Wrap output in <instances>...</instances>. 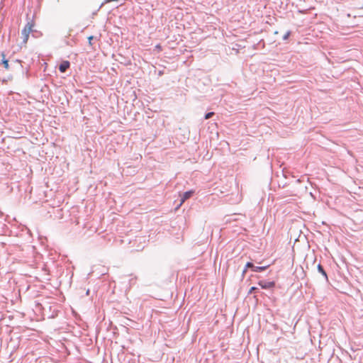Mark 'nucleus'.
Returning <instances> with one entry per match:
<instances>
[{"label":"nucleus","instance_id":"1","mask_svg":"<svg viewBox=\"0 0 363 363\" xmlns=\"http://www.w3.org/2000/svg\"><path fill=\"white\" fill-rule=\"evenodd\" d=\"M268 266H262L257 267L255 266L254 264L251 262H248L246 263V268L250 269L252 271L255 272H262L267 269Z\"/></svg>","mask_w":363,"mask_h":363},{"label":"nucleus","instance_id":"2","mask_svg":"<svg viewBox=\"0 0 363 363\" xmlns=\"http://www.w3.org/2000/svg\"><path fill=\"white\" fill-rule=\"evenodd\" d=\"M32 28H33V25L32 24H30V23H28L25 28L22 30L21 31V33L22 35H23V43H26L28 39V36H29V34L32 32Z\"/></svg>","mask_w":363,"mask_h":363},{"label":"nucleus","instance_id":"3","mask_svg":"<svg viewBox=\"0 0 363 363\" xmlns=\"http://www.w3.org/2000/svg\"><path fill=\"white\" fill-rule=\"evenodd\" d=\"M194 194V191H193V190H189V191H187L183 193L182 195H181V201H180V203L179 205V207L183 203H184L185 201H186L187 199L191 198L193 196Z\"/></svg>","mask_w":363,"mask_h":363},{"label":"nucleus","instance_id":"4","mask_svg":"<svg viewBox=\"0 0 363 363\" xmlns=\"http://www.w3.org/2000/svg\"><path fill=\"white\" fill-rule=\"evenodd\" d=\"M259 286H261L262 289H269L271 288H273L275 286L274 281H259L258 282Z\"/></svg>","mask_w":363,"mask_h":363},{"label":"nucleus","instance_id":"5","mask_svg":"<svg viewBox=\"0 0 363 363\" xmlns=\"http://www.w3.org/2000/svg\"><path fill=\"white\" fill-rule=\"evenodd\" d=\"M70 67V62L67 60L62 61L60 66H59V70L60 72L64 73L65 72L67 69Z\"/></svg>","mask_w":363,"mask_h":363},{"label":"nucleus","instance_id":"6","mask_svg":"<svg viewBox=\"0 0 363 363\" xmlns=\"http://www.w3.org/2000/svg\"><path fill=\"white\" fill-rule=\"evenodd\" d=\"M318 271L320 274H322L323 275V277H325V279L326 280H328V276H327L326 272L325 271V269H324L323 267L320 264H319L318 265Z\"/></svg>","mask_w":363,"mask_h":363},{"label":"nucleus","instance_id":"7","mask_svg":"<svg viewBox=\"0 0 363 363\" xmlns=\"http://www.w3.org/2000/svg\"><path fill=\"white\" fill-rule=\"evenodd\" d=\"M1 55L3 57L1 63L4 65V67H5V69H9V61L5 59V55L4 52H1Z\"/></svg>","mask_w":363,"mask_h":363},{"label":"nucleus","instance_id":"8","mask_svg":"<svg viewBox=\"0 0 363 363\" xmlns=\"http://www.w3.org/2000/svg\"><path fill=\"white\" fill-rule=\"evenodd\" d=\"M214 115V112H208L205 114L204 118L205 119H209Z\"/></svg>","mask_w":363,"mask_h":363},{"label":"nucleus","instance_id":"9","mask_svg":"<svg viewBox=\"0 0 363 363\" xmlns=\"http://www.w3.org/2000/svg\"><path fill=\"white\" fill-rule=\"evenodd\" d=\"M291 35V31H287L283 36V40H287Z\"/></svg>","mask_w":363,"mask_h":363},{"label":"nucleus","instance_id":"10","mask_svg":"<svg viewBox=\"0 0 363 363\" xmlns=\"http://www.w3.org/2000/svg\"><path fill=\"white\" fill-rule=\"evenodd\" d=\"M259 291V289L255 287V286H252L250 288V291H249V294H252V293H255V292H257Z\"/></svg>","mask_w":363,"mask_h":363},{"label":"nucleus","instance_id":"11","mask_svg":"<svg viewBox=\"0 0 363 363\" xmlns=\"http://www.w3.org/2000/svg\"><path fill=\"white\" fill-rule=\"evenodd\" d=\"M249 268H246V265L245 266L243 270H242V277H245V274H246L247 272V270Z\"/></svg>","mask_w":363,"mask_h":363},{"label":"nucleus","instance_id":"12","mask_svg":"<svg viewBox=\"0 0 363 363\" xmlns=\"http://www.w3.org/2000/svg\"><path fill=\"white\" fill-rule=\"evenodd\" d=\"M93 38H94V36H92V35H91V36H89V37L88 38L89 44L90 45H92L91 40H93Z\"/></svg>","mask_w":363,"mask_h":363}]
</instances>
